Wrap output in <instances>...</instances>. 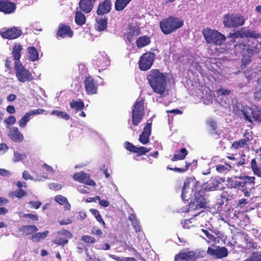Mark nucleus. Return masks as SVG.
Listing matches in <instances>:
<instances>
[{
    "mask_svg": "<svg viewBox=\"0 0 261 261\" xmlns=\"http://www.w3.org/2000/svg\"><path fill=\"white\" fill-rule=\"evenodd\" d=\"M192 219L185 220L184 222H181V223L182 224V227L184 228L189 229L192 226H193V224H192L191 222Z\"/></svg>",
    "mask_w": 261,
    "mask_h": 261,
    "instance_id": "bf43d9fd",
    "label": "nucleus"
},
{
    "mask_svg": "<svg viewBox=\"0 0 261 261\" xmlns=\"http://www.w3.org/2000/svg\"><path fill=\"white\" fill-rule=\"evenodd\" d=\"M220 182L218 180L214 179L210 181V183L207 182L204 186V189L208 191H211L219 187Z\"/></svg>",
    "mask_w": 261,
    "mask_h": 261,
    "instance_id": "37998d69",
    "label": "nucleus"
},
{
    "mask_svg": "<svg viewBox=\"0 0 261 261\" xmlns=\"http://www.w3.org/2000/svg\"><path fill=\"white\" fill-rule=\"evenodd\" d=\"M4 122L7 124V125H13L16 122V118L13 116H10L8 118L5 120Z\"/></svg>",
    "mask_w": 261,
    "mask_h": 261,
    "instance_id": "052dcab7",
    "label": "nucleus"
},
{
    "mask_svg": "<svg viewBox=\"0 0 261 261\" xmlns=\"http://www.w3.org/2000/svg\"><path fill=\"white\" fill-rule=\"evenodd\" d=\"M207 253L208 254L217 258H222L228 255L227 249L224 247H218L216 249L208 247Z\"/></svg>",
    "mask_w": 261,
    "mask_h": 261,
    "instance_id": "a211bd4d",
    "label": "nucleus"
},
{
    "mask_svg": "<svg viewBox=\"0 0 261 261\" xmlns=\"http://www.w3.org/2000/svg\"><path fill=\"white\" fill-rule=\"evenodd\" d=\"M96 64L102 70L105 69L110 64V61L107 55L105 53H101L96 60Z\"/></svg>",
    "mask_w": 261,
    "mask_h": 261,
    "instance_id": "a878e982",
    "label": "nucleus"
},
{
    "mask_svg": "<svg viewBox=\"0 0 261 261\" xmlns=\"http://www.w3.org/2000/svg\"><path fill=\"white\" fill-rule=\"evenodd\" d=\"M91 232L93 234L98 236H101L102 234L101 230L96 226H94L92 228Z\"/></svg>",
    "mask_w": 261,
    "mask_h": 261,
    "instance_id": "774afa93",
    "label": "nucleus"
},
{
    "mask_svg": "<svg viewBox=\"0 0 261 261\" xmlns=\"http://www.w3.org/2000/svg\"><path fill=\"white\" fill-rule=\"evenodd\" d=\"M72 36L73 32L69 26L60 24L58 27V32L57 33V38H65L66 37L71 38Z\"/></svg>",
    "mask_w": 261,
    "mask_h": 261,
    "instance_id": "412c9836",
    "label": "nucleus"
},
{
    "mask_svg": "<svg viewBox=\"0 0 261 261\" xmlns=\"http://www.w3.org/2000/svg\"><path fill=\"white\" fill-rule=\"evenodd\" d=\"M136 149H137L135 150V153H137L140 154H144L148 152L151 150L150 148H147L143 146L140 147H136Z\"/></svg>",
    "mask_w": 261,
    "mask_h": 261,
    "instance_id": "8fccbe9b",
    "label": "nucleus"
},
{
    "mask_svg": "<svg viewBox=\"0 0 261 261\" xmlns=\"http://www.w3.org/2000/svg\"><path fill=\"white\" fill-rule=\"evenodd\" d=\"M0 175L4 177H10L12 175V173L9 170L0 168Z\"/></svg>",
    "mask_w": 261,
    "mask_h": 261,
    "instance_id": "0e129e2a",
    "label": "nucleus"
},
{
    "mask_svg": "<svg viewBox=\"0 0 261 261\" xmlns=\"http://www.w3.org/2000/svg\"><path fill=\"white\" fill-rule=\"evenodd\" d=\"M75 21L79 25L84 24L86 21L85 15L81 12H76L75 16Z\"/></svg>",
    "mask_w": 261,
    "mask_h": 261,
    "instance_id": "79ce46f5",
    "label": "nucleus"
},
{
    "mask_svg": "<svg viewBox=\"0 0 261 261\" xmlns=\"http://www.w3.org/2000/svg\"><path fill=\"white\" fill-rule=\"evenodd\" d=\"M42 168L45 171H46L48 174L51 175L54 173V170L53 169V168L51 166L48 165L46 164H44L42 165Z\"/></svg>",
    "mask_w": 261,
    "mask_h": 261,
    "instance_id": "680f3d73",
    "label": "nucleus"
},
{
    "mask_svg": "<svg viewBox=\"0 0 261 261\" xmlns=\"http://www.w3.org/2000/svg\"><path fill=\"white\" fill-rule=\"evenodd\" d=\"M198 182L192 178H187L184 183L181 197L185 203H189L196 194Z\"/></svg>",
    "mask_w": 261,
    "mask_h": 261,
    "instance_id": "7ed1b4c3",
    "label": "nucleus"
},
{
    "mask_svg": "<svg viewBox=\"0 0 261 261\" xmlns=\"http://www.w3.org/2000/svg\"><path fill=\"white\" fill-rule=\"evenodd\" d=\"M249 201L248 199L241 198L239 200L237 206L240 208H242L245 205L249 203Z\"/></svg>",
    "mask_w": 261,
    "mask_h": 261,
    "instance_id": "4d7b16f0",
    "label": "nucleus"
},
{
    "mask_svg": "<svg viewBox=\"0 0 261 261\" xmlns=\"http://www.w3.org/2000/svg\"><path fill=\"white\" fill-rule=\"evenodd\" d=\"M204 191L201 190H199L195 195L193 199L190 202L189 204L188 211L190 209H198L199 208H203L206 206V200L203 196Z\"/></svg>",
    "mask_w": 261,
    "mask_h": 261,
    "instance_id": "f8f14e48",
    "label": "nucleus"
},
{
    "mask_svg": "<svg viewBox=\"0 0 261 261\" xmlns=\"http://www.w3.org/2000/svg\"><path fill=\"white\" fill-rule=\"evenodd\" d=\"M204 252L199 250L181 251L175 256L174 261H196L203 256Z\"/></svg>",
    "mask_w": 261,
    "mask_h": 261,
    "instance_id": "1a4fd4ad",
    "label": "nucleus"
},
{
    "mask_svg": "<svg viewBox=\"0 0 261 261\" xmlns=\"http://www.w3.org/2000/svg\"><path fill=\"white\" fill-rule=\"evenodd\" d=\"M70 106L71 108L75 109L77 112L81 111L83 109L84 104L83 101L80 99L78 101L72 100L70 102Z\"/></svg>",
    "mask_w": 261,
    "mask_h": 261,
    "instance_id": "58836bf2",
    "label": "nucleus"
},
{
    "mask_svg": "<svg viewBox=\"0 0 261 261\" xmlns=\"http://www.w3.org/2000/svg\"><path fill=\"white\" fill-rule=\"evenodd\" d=\"M151 123H147L145 126L143 132L139 137L140 142L143 144H146L149 142V137L151 134Z\"/></svg>",
    "mask_w": 261,
    "mask_h": 261,
    "instance_id": "4be33fe9",
    "label": "nucleus"
},
{
    "mask_svg": "<svg viewBox=\"0 0 261 261\" xmlns=\"http://www.w3.org/2000/svg\"><path fill=\"white\" fill-rule=\"evenodd\" d=\"M48 233L49 231L48 230H46L43 232H37L35 234L32 235L31 237V239L33 242H39L40 240L44 239Z\"/></svg>",
    "mask_w": 261,
    "mask_h": 261,
    "instance_id": "c9c22d12",
    "label": "nucleus"
},
{
    "mask_svg": "<svg viewBox=\"0 0 261 261\" xmlns=\"http://www.w3.org/2000/svg\"><path fill=\"white\" fill-rule=\"evenodd\" d=\"M27 51L29 54V59L31 61H36L39 59V53L34 46L28 47Z\"/></svg>",
    "mask_w": 261,
    "mask_h": 261,
    "instance_id": "2f4dec72",
    "label": "nucleus"
},
{
    "mask_svg": "<svg viewBox=\"0 0 261 261\" xmlns=\"http://www.w3.org/2000/svg\"><path fill=\"white\" fill-rule=\"evenodd\" d=\"M150 43V37L143 36L139 37L136 40L137 46L138 48L143 47Z\"/></svg>",
    "mask_w": 261,
    "mask_h": 261,
    "instance_id": "473e14b6",
    "label": "nucleus"
},
{
    "mask_svg": "<svg viewBox=\"0 0 261 261\" xmlns=\"http://www.w3.org/2000/svg\"><path fill=\"white\" fill-rule=\"evenodd\" d=\"M18 230L23 234L28 236L38 230V228L34 225L22 226L19 227Z\"/></svg>",
    "mask_w": 261,
    "mask_h": 261,
    "instance_id": "c756f323",
    "label": "nucleus"
},
{
    "mask_svg": "<svg viewBox=\"0 0 261 261\" xmlns=\"http://www.w3.org/2000/svg\"><path fill=\"white\" fill-rule=\"evenodd\" d=\"M202 34L208 44L220 45L226 39L224 35L214 30L204 29L202 30Z\"/></svg>",
    "mask_w": 261,
    "mask_h": 261,
    "instance_id": "423d86ee",
    "label": "nucleus"
},
{
    "mask_svg": "<svg viewBox=\"0 0 261 261\" xmlns=\"http://www.w3.org/2000/svg\"><path fill=\"white\" fill-rule=\"evenodd\" d=\"M233 111L235 115L252 124H261V111L257 108L245 106L237 100L232 101Z\"/></svg>",
    "mask_w": 261,
    "mask_h": 261,
    "instance_id": "f257e3e1",
    "label": "nucleus"
},
{
    "mask_svg": "<svg viewBox=\"0 0 261 261\" xmlns=\"http://www.w3.org/2000/svg\"><path fill=\"white\" fill-rule=\"evenodd\" d=\"M9 136L14 141L16 142H21L23 140V136L20 132L18 128L16 127H12L9 132Z\"/></svg>",
    "mask_w": 261,
    "mask_h": 261,
    "instance_id": "bb28decb",
    "label": "nucleus"
},
{
    "mask_svg": "<svg viewBox=\"0 0 261 261\" xmlns=\"http://www.w3.org/2000/svg\"><path fill=\"white\" fill-rule=\"evenodd\" d=\"M251 135L250 132H245L243 138L241 139L238 141L233 142L231 145V148L234 149H239L242 148H248L249 142L250 141Z\"/></svg>",
    "mask_w": 261,
    "mask_h": 261,
    "instance_id": "f3484780",
    "label": "nucleus"
},
{
    "mask_svg": "<svg viewBox=\"0 0 261 261\" xmlns=\"http://www.w3.org/2000/svg\"><path fill=\"white\" fill-rule=\"evenodd\" d=\"M14 69L17 79L21 83L31 82L34 79L33 76L24 66L21 64L14 65Z\"/></svg>",
    "mask_w": 261,
    "mask_h": 261,
    "instance_id": "9d476101",
    "label": "nucleus"
},
{
    "mask_svg": "<svg viewBox=\"0 0 261 261\" xmlns=\"http://www.w3.org/2000/svg\"><path fill=\"white\" fill-rule=\"evenodd\" d=\"M51 114L66 120L69 119L70 118V116L66 112L63 111L53 110L51 111Z\"/></svg>",
    "mask_w": 261,
    "mask_h": 261,
    "instance_id": "c03bdc74",
    "label": "nucleus"
},
{
    "mask_svg": "<svg viewBox=\"0 0 261 261\" xmlns=\"http://www.w3.org/2000/svg\"><path fill=\"white\" fill-rule=\"evenodd\" d=\"M107 19L104 17H99L96 18L95 29L99 32L103 31L107 28Z\"/></svg>",
    "mask_w": 261,
    "mask_h": 261,
    "instance_id": "c85d7f7f",
    "label": "nucleus"
},
{
    "mask_svg": "<svg viewBox=\"0 0 261 261\" xmlns=\"http://www.w3.org/2000/svg\"><path fill=\"white\" fill-rule=\"evenodd\" d=\"M74 180L87 185L94 186L95 182L90 179L89 175L84 172L76 173L73 176Z\"/></svg>",
    "mask_w": 261,
    "mask_h": 261,
    "instance_id": "aec40b11",
    "label": "nucleus"
},
{
    "mask_svg": "<svg viewBox=\"0 0 261 261\" xmlns=\"http://www.w3.org/2000/svg\"><path fill=\"white\" fill-rule=\"evenodd\" d=\"M26 158V154L24 153H21L18 151H14L13 161L14 162L21 161Z\"/></svg>",
    "mask_w": 261,
    "mask_h": 261,
    "instance_id": "a18cd8bd",
    "label": "nucleus"
},
{
    "mask_svg": "<svg viewBox=\"0 0 261 261\" xmlns=\"http://www.w3.org/2000/svg\"><path fill=\"white\" fill-rule=\"evenodd\" d=\"M230 168H231V166L229 164H226L225 165H219L216 166V170L218 172L224 173L226 171L229 170Z\"/></svg>",
    "mask_w": 261,
    "mask_h": 261,
    "instance_id": "de8ad7c7",
    "label": "nucleus"
},
{
    "mask_svg": "<svg viewBox=\"0 0 261 261\" xmlns=\"http://www.w3.org/2000/svg\"><path fill=\"white\" fill-rule=\"evenodd\" d=\"M25 194V191L22 189H19L18 191H15L12 193V196L13 197L21 198L24 196Z\"/></svg>",
    "mask_w": 261,
    "mask_h": 261,
    "instance_id": "603ef678",
    "label": "nucleus"
},
{
    "mask_svg": "<svg viewBox=\"0 0 261 261\" xmlns=\"http://www.w3.org/2000/svg\"><path fill=\"white\" fill-rule=\"evenodd\" d=\"M111 3L110 0H106L100 3L97 10V14L98 15H103L108 13L111 9Z\"/></svg>",
    "mask_w": 261,
    "mask_h": 261,
    "instance_id": "393cba45",
    "label": "nucleus"
},
{
    "mask_svg": "<svg viewBox=\"0 0 261 261\" xmlns=\"http://www.w3.org/2000/svg\"><path fill=\"white\" fill-rule=\"evenodd\" d=\"M188 152L185 148H181L178 153L174 154L173 157L171 159L172 161L176 160H183L187 155Z\"/></svg>",
    "mask_w": 261,
    "mask_h": 261,
    "instance_id": "ea45409f",
    "label": "nucleus"
},
{
    "mask_svg": "<svg viewBox=\"0 0 261 261\" xmlns=\"http://www.w3.org/2000/svg\"><path fill=\"white\" fill-rule=\"evenodd\" d=\"M14 60V59L11 57L8 58L6 59V63H5V67L9 70H11L12 69V62Z\"/></svg>",
    "mask_w": 261,
    "mask_h": 261,
    "instance_id": "338daca9",
    "label": "nucleus"
},
{
    "mask_svg": "<svg viewBox=\"0 0 261 261\" xmlns=\"http://www.w3.org/2000/svg\"><path fill=\"white\" fill-rule=\"evenodd\" d=\"M255 178L253 176H245L243 178L233 179L229 178L227 180L230 188L241 189L242 188H249L248 185H252Z\"/></svg>",
    "mask_w": 261,
    "mask_h": 261,
    "instance_id": "9b49d317",
    "label": "nucleus"
},
{
    "mask_svg": "<svg viewBox=\"0 0 261 261\" xmlns=\"http://www.w3.org/2000/svg\"><path fill=\"white\" fill-rule=\"evenodd\" d=\"M31 115L29 113V112H27L25 115H24L18 121V123L19 124V126L21 128H24L27 123L30 121L31 118Z\"/></svg>",
    "mask_w": 261,
    "mask_h": 261,
    "instance_id": "4c0bfd02",
    "label": "nucleus"
},
{
    "mask_svg": "<svg viewBox=\"0 0 261 261\" xmlns=\"http://www.w3.org/2000/svg\"><path fill=\"white\" fill-rule=\"evenodd\" d=\"M85 89L89 95L95 94L98 88L97 82L90 76H86L84 80Z\"/></svg>",
    "mask_w": 261,
    "mask_h": 261,
    "instance_id": "dca6fc26",
    "label": "nucleus"
},
{
    "mask_svg": "<svg viewBox=\"0 0 261 261\" xmlns=\"http://www.w3.org/2000/svg\"><path fill=\"white\" fill-rule=\"evenodd\" d=\"M155 54L153 53H146L144 54L140 58L139 62V66L142 71L149 69L152 65L155 58Z\"/></svg>",
    "mask_w": 261,
    "mask_h": 261,
    "instance_id": "ddd939ff",
    "label": "nucleus"
},
{
    "mask_svg": "<svg viewBox=\"0 0 261 261\" xmlns=\"http://www.w3.org/2000/svg\"><path fill=\"white\" fill-rule=\"evenodd\" d=\"M21 30L13 27L10 29L3 28L0 30V35L2 37L8 39H14L21 35Z\"/></svg>",
    "mask_w": 261,
    "mask_h": 261,
    "instance_id": "2eb2a0df",
    "label": "nucleus"
},
{
    "mask_svg": "<svg viewBox=\"0 0 261 261\" xmlns=\"http://www.w3.org/2000/svg\"><path fill=\"white\" fill-rule=\"evenodd\" d=\"M22 50V46L20 44H16L12 48V54L15 61V64H21L20 59L21 56V51Z\"/></svg>",
    "mask_w": 261,
    "mask_h": 261,
    "instance_id": "cd10ccee",
    "label": "nucleus"
},
{
    "mask_svg": "<svg viewBox=\"0 0 261 261\" xmlns=\"http://www.w3.org/2000/svg\"><path fill=\"white\" fill-rule=\"evenodd\" d=\"M245 20V18L238 13H228L223 16L224 25L229 29L236 28L244 25Z\"/></svg>",
    "mask_w": 261,
    "mask_h": 261,
    "instance_id": "0eeeda50",
    "label": "nucleus"
},
{
    "mask_svg": "<svg viewBox=\"0 0 261 261\" xmlns=\"http://www.w3.org/2000/svg\"><path fill=\"white\" fill-rule=\"evenodd\" d=\"M243 261H261V251L252 252L249 256Z\"/></svg>",
    "mask_w": 261,
    "mask_h": 261,
    "instance_id": "e433bc0d",
    "label": "nucleus"
},
{
    "mask_svg": "<svg viewBox=\"0 0 261 261\" xmlns=\"http://www.w3.org/2000/svg\"><path fill=\"white\" fill-rule=\"evenodd\" d=\"M183 21L177 17L170 16L160 21V28L165 34H169L183 25Z\"/></svg>",
    "mask_w": 261,
    "mask_h": 261,
    "instance_id": "20e7f679",
    "label": "nucleus"
},
{
    "mask_svg": "<svg viewBox=\"0 0 261 261\" xmlns=\"http://www.w3.org/2000/svg\"><path fill=\"white\" fill-rule=\"evenodd\" d=\"M230 37L233 38H237L239 37L241 38H251L254 39H257L258 38H261V35L256 33L255 32L248 30L245 28H242L240 31L230 34Z\"/></svg>",
    "mask_w": 261,
    "mask_h": 261,
    "instance_id": "4468645a",
    "label": "nucleus"
},
{
    "mask_svg": "<svg viewBox=\"0 0 261 261\" xmlns=\"http://www.w3.org/2000/svg\"><path fill=\"white\" fill-rule=\"evenodd\" d=\"M96 0H81L79 3V7L81 10L85 13H90L94 5Z\"/></svg>",
    "mask_w": 261,
    "mask_h": 261,
    "instance_id": "5701e85b",
    "label": "nucleus"
},
{
    "mask_svg": "<svg viewBox=\"0 0 261 261\" xmlns=\"http://www.w3.org/2000/svg\"><path fill=\"white\" fill-rule=\"evenodd\" d=\"M28 204L30 208L38 209L41 205V202L40 201H30Z\"/></svg>",
    "mask_w": 261,
    "mask_h": 261,
    "instance_id": "864d4df0",
    "label": "nucleus"
},
{
    "mask_svg": "<svg viewBox=\"0 0 261 261\" xmlns=\"http://www.w3.org/2000/svg\"><path fill=\"white\" fill-rule=\"evenodd\" d=\"M124 145H125V147L126 149H127V150H129L130 151L135 152V150L137 149L136 146H135L133 144L130 143L129 142H127V141H126L124 143Z\"/></svg>",
    "mask_w": 261,
    "mask_h": 261,
    "instance_id": "6e6d98bb",
    "label": "nucleus"
},
{
    "mask_svg": "<svg viewBox=\"0 0 261 261\" xmlns=\"http://www.w3.org/2000/svg\"><path fill=\"white\" fill-rule=\"evenodd\" d=\"M15 4L9 0H0V11L5 14H10L16 10Z\"/></svg>",
    "mask_w": 261,
    "mask_h": 261,
    "instance_id": "6ab92c4d",
    "label": "nucleus"
},
{
    "mask_svg": "<svg viewBox=\"0 0 261 261\" xmlns=\"http://www.w3.org/2000/svg\"><path fill=\"white\" fill-rule=\"evenodd\" d=\"M144 100L138 99L132 110V119L133 124L137 125L141 121L144 115Z\"/></svg>",
    "mask_w": 261,
    "mask_h": 261,
    "instance_id": "6e6552de",
    "label": "nucleus"
},
{
    "mask_svg": "<svg viewBox=\"0 0 261 261\" xmlns=\"http://www.w3.org/2000/svg\"><path fill=\"white\" fill-rule=\"evenodd\" d=\"M58 233L60 234H62L66 238H71L72 237V234L71 233L66 230H59Z\"/></svg>",
    "mask_w": 261,
    "mask_h": 261,
    "instance_id": "69168bd1",
    "label": "nucleus"
},
{
    "mask_svg": "<svg viewBox=\"0 0 261 261\" xmlns=\"http://www.w3.org/2000/svg\"><path fill=\"white\" fill-rule=\"evenodd\" d=\"M226 194L223 193L221 196V199H220V201L218 202L215 205V207H217V211L221 212L222 210V206L224 204V199H226Z\"/></svg>",
    "mask_w": 261,
    "mask_h": 261,
    "instance_id": "49530a36",
    "label": "nucleus"
},
{
    "mask_svg": "<svg viewBox=\"0 0 261 261\" xmlns=\"http://www.w3.org/2000/svg\"><path fill=\"white\" fill-rule=\"evenodd\" d=\"M55 200L59 204H63L67 202V199L66 197L63 196L62 195H59L55 197Z\"/></svg>",
    "mask_w": 261,
    "mask_h": 261,
    "instance_id": "13d9d810",
    "label": "nucleus"
},
{
    "mask_svg": "<svg viewBox=\"0 0 261 261\" xmlns=\"http://www.w3.org/2000/svg\"><path fill=\"white\" fill-rule=\"evenodd\" d=\"M132 0H116L115 8L117 11H121L127 6Z\"/></svg>",
    "mask_w": 261,
    "mask_h": 261,
    "instance_id": "72a5a7b5",
    "label": "nucleus"
},
{
    "mask_svg": "<svg viewBox=\"0 0 261 261\" xmlns=\"http://www.w3.org/2000/svg\"><path fill=\"white\" fill-rule=\"evenodd\" d=\"M251 167L253 173L259 177H261V166L257 165L255 159L251 160Z\"/></svg>",
    "mask_w": 261,
    "mask_h": 261,
    "instance_id": "f704fd0d",
    "label": "nucleus"
},
{
    "mask_svg": "<svg viewBox=\"0 0 261 261\" xmlns=\"http://www.w3.org/2000/svg\"><path fill=\"white\" fill-rule=\"evenodd\" d=\"M82 240L87 243H94L95 242L94 238L91 236L84 235L82 237Z\"/></svg>",
    "mask_w": 261,
    "mask_h": 261,
    "instance_id": "3c124183",
    "label": "nucleus"
},
{
    "mask_svg": "<svg viewBox=\"0 0 261 261\" xmlns=\"http://www.w3.org/2000/svg\"><path fill=\"white\" fill-rule=\"evenodd\" d=\"M77 190L79 192L86 194L89 192V188L84 185H81L77 187Z\"/></svg>",
    "mask_w": 261,
    "mask_h": 261,
    "instance_id": "e2e57ef3",
    "label": "nucleus"
},
{
    "mask_svg": "<svg viewBox=\"0 0 261 261\" xmlns=\"http://www.w3.org/2000/svg\"><path fill=\"white\" fill-rule=\"evenodd\" d=\"M207 229L210 230L212 234H214L215 238L217 239V242H218L220 239H222L223 238V233L219 231L217 228L214 227H208Z\"/></svg>",
    "mask_w": 261,
    "mask_h": 261,
    "instance_id": "a19ab883",
    "label": "nucleus"
},
{
    "mask_svg": "<svg viewBox=\"0 0 261 261\" xmlns=\"http://www.w3.org/2000/svg\"><path fill=\"white\" fill-rule=\"evenodd\" d=\"M199 237L204 239L207 243H216L217 239L215 238L214 234H212L211 232L207 229H201L199 232Z\"/></svg>",
    "mask_w": 261,
    "mask_h": 261,
    "instance_id": "b1692460",
    "label": "nucleus"
},
{
    "mask_svg": "<svg viewBox=\"0 0 261 261\" xmlns=\"http://www.w3.org/2000/svg\"><path fill=\"white\" fill-rule=\"evenodd\" d=\"M166 74L161 72L157 69H152L147 77L148 83L153 91L161 97L165 95L167 86Z\"/></svg>",
    "mask_w": 261,
    "mask_h": 261,
    "instance_id": "f03ea898",
    "label": "nucleus"
},
{
    "mask_svg": "<svg viewBox=\"0 0 261 261\" xmlns=\"http://www.w3.org/2000/svg\"><path fill=\"white\" fill-rule=\"evenodd\" d=\"M230 93V91L228 89H224L223 88H221L219 89L217 91V93L218 95H222V96H227Z\"/></svg>",
    "mask_w": 261,
    "mask_h": 261,
    "instance_id": "5fc2aeb1",
    "label": "nucleus"
},
{
    "mask_svg": "<svg viewBox=\"0 0 261 261\" xmlns=\"http://www.w3.org/2000/svg\"><path fill=\"white\" fill-rule=\"evenodd\" d=\"M128 219L131 222L132 225L134 227L136 232L141 231V227L140 225V222L138 219L136 218L135 214L134 213L130 214L128 216Z\"/></svg>",
    "mask_w": 261,
    "mask_h": 261,
    "instance_id": "7c9ffc66",
    "label": "nucleus"
},
{
    "mask_svg": "<svg viewBox=\"0 0 261 261\" xmlns=\"http://www.w3.org/2000/svg\"><path fill=\"white\" fill-rule=\"evenodd\" d=\"M54 242L55 244L63 246L67 244L68 242L67 239L60 237H57Z\"/></svg>",
    "mask_w": 261,
    "mask_h": 261,
    "instance_id": "09e8293b",
    "label": "nucleus"
},
{
    "mask_svg": "<svg viewBox=\"0 0 261 261\" xmlns=\"http://www.w3.org/2000/svg\"><path fill=\"white\" fill-rule=\"evenodd\" d=\"M258 45L256 43L255 45H252L250 46L248 44H242L236 45V48H240L242 50V61L241 68L243 69L244 67H245L251 61V58L255 53L259 51V48L258 47Z\"/></svg>",
    "mask_w": 261,
    "mask_h": 261,
    "instance_id": "39448f33",
    "label": "nucleus"
}]
</instances>
